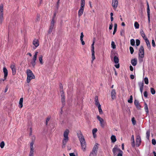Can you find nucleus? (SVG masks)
Wrapping results in <instances>:
<instances>
[{"instance_id": "obj_11", "label": "nucleus", "mask_w": 156, "mask_h": 156, "mask_svg": "<svg viewBox=\"0 0 156 156\" xmlns=\"http://www.w3.org/2000/svg\"><path fill=\"white\" fill-rule=\"evenodd\" d=\"M56 21H53V20H51L50 26L49 27V30H48V33L49 34H51L52 32L53 29L54 28V27L55 25V23Z\"/></svg>"}, {"instance_id": "obj_1", "label": "nucleus", "mask_w": 156, "mask_h": 156, "mask_svg": "<svg viewBox=\"0 0 156 156\" xmlns=\"http://www.w3.org/2000/svg\"><path fill=\"white\" fill-rule=\"evenodd\" d=\"M77 134L82 149L84 151L86 150V144L84 136L80 130L77 131Z\"/></svg>"}, {"instance_id": "obj_35", "label": "nucleus", "mask_w": 156, "mask_h": 156, "mask_svg": "<svg viewBox=\"0 0 156 156\" xmlns=\"http://www.w3.org/2000/svg\"><path fill=\"white\" fill-rule=\"evenodd\" d=\"M111 46L113 49L116 48V45L115 44V42L113 41H112L111 42Z\"/></svg>"}, {"instance_id": "obj_25", "label": "nucleus", "mask_w": 156, "mask_h": 156, "mask_svg": "<svg viewBox=\"0 0 156 156\" xmlns=\"http://www.w3.org/2000/svg\"><path fill=\"white\" fill-rule=\"evenodd\" d=\"M145 41L147 47L149 49H151V46L148 39H146Z\"/></svg>"}, {"instance_id": "obj_8", "label": "nucleus", "mask_w": 156, "mask_h": 156, "mask_svg": "<svg viewBox=\"0 0 156 156\" xmlns=\"http://www.w3.org/2000/svg\"><path fill=\"white\" fill-rule=\"evenodd\" d=\"M61 102L62 103V107H64L65 105V94L63 90L61 91Z\"/></svg>"}, {"instance_id": "obj_19", "label": "nucleus", "mask_w": 156, "mask_h": 156, "mask_svg": "<svg viewBox=\"0 0 156 156\" xmlns=\"http://www.w3.org/2000/svg\"><path fill=\"white\" fill-rule=\"evenodd\" d=\"M98 144H96L95 145L92 151V152L97 153L98 149Z\"/></svg>"}, {"instance_id": "obj_60", "label": "nucleus", "mask_w": 156, "mask_h": 156, "mask_svg": "<svg viewBox=\"0 0 156 156\" xmlns=\"http://www.w3.org/2000/svg\"><path fill=\"white\" fill-rule=\"evenodd\" d=\"M81 42V43H82V45H84L85 44V42L83 40V39H80Z\"/></svg>"}, {"instance_id": "obj_64", "label": "nucleus", "mask_w": 156, "mask_h": 156, "mask_svg": "<svg viewBox=\"0 0 156 156\" xmlns=\"http://www.w3.org/2000/svg\"><path fill=\"white\" fill-rule=\"evenodd\" d=\"M70 156H75V154L73 153L69 154Z\"/></svg>"}, {"instance_id": "obj_15", "label": "nucleus", "mask_w": 156, "mask_h": 156, "mask_svg": "<svg viewBox=\"0 0 156 156\" xmlns=\"http://www.w3.org/2000/svg\"><path fill=\"white\" fill-rule=\"evenodd\" d=\"M134 104L136 106V107L138 109H140L141 108V105L139 103V101L138 100H135Z\"/></svg>"}, {"instance_id": "obj_44", "label": "nucleus", "mask_w": 156, "mask_h": 156, "mask_svg": "<svg viewBox=\"0 0 156 156\" xmlns=\"http://www.w3.org/2000/svg\"><path fill=\"white\" fill-rule=\"evenodd\" d=\"M129 50L131 54H133L134 52V49L132 47H130Z\"/></svg>"}, {"instance_id": "obj_63", "label": "nucleus", "mask_w": 156, "mask_h": 156, "mask_svg": "<svg viewBox=\"0 0 156 156\" xmlns=\"http://www.w3.org/2000/svg\"><path fill=\"white\" fill-rule=\"evenodd\" d=\"M130 77L131 79H133L134 78V76L133 75H131L130 76Z\"/></svg>"}, {"instance_id": "obj_33", "label": "nucleus", "mask_w": 156, "mask_h": 156, "mask_svg": "<svg viewBox=\"0 0 156 156\" xmlns=\"http://www.w3.org/2000/svg\"><path fill=\"white\" fill-rule=\"evenodd\" d=\"M98 110H99V113L100 114H102L103 112L102 110L101 109V105H100L99 106H98Z\"/></svg>"}, {"instance_id": "obj_46", "label": "nucleus", "mask_w": 156, "mask_h": 156, "mask_svg": "<svg viewBox=\"0 0 156 156\" xmlns=\"http://www.w3.org/2000/svg\"><path fill=\"white\" fill-rule=\"evenodd\" d=\"M140 43V41L138 39H136V46H138Z\"/></svg>"}, {"instance_id": "obj_3", "label": "nucleus", "mask_w": 156, "mask_h": 156, "mask_svg": "<svg viewBox=\"0 0 156 156\" xmlns=\"http://www.w3.org/2000/svg\"><path fill=\"white\" fill-rule=\"evenodd\" d=\"M69 131L68 129H66L63 134L64 138L62 140V144L65 146L69 140L68 135Z\"/></svg>"}, {"instance_id": "obj_6", "label": "nucleus", "mask_w": 156, "mask_h": 156, "mask_svg": "<svg viewBox=\"0 0 156 156\" xmlns=\"http://www.w3.org/2000/svg\"><path fill=\"white\" fill-rule=\"evenodd\" d=\"M38 53V52L36 51L35 52L34 55L32 60L31 61V63L33 67H34L36 65V61L37 60V56Z\"/></svg>"}, {"instance_id": "obj_12", "label": "nucleus", "mask_w": 156, "mask_h": 156, "mask_svg": "<svg viewBox=\"0 0 156 156\" xmlns=\"http://www.w3.org/2000/svg\"><path fill=\"white\" fill-rule=\"evenodd\" d=\"M118 4V0H112V5L114 10H115Z\"/></svg>"}, {"instance_id": "obj_28", "label": "nucleus", "mask_w": 156, "mask_h": 156, "mask_svg": "<svg viewBox=\"0 0 156 156\" xmlns=\"http://www.w3.org/2000/svg\"><path fill=\"white\" fill-rule=\"evenodd\" d=\"M114 61L115 63H118L119 62V59L116 56H115L114 57Z\"/></svg>"}, {"instance_id": "obj_30", "label": "nucleus", "mask_w": 156, "mask_h": 156, "mask_svg": "<svg viewBox=\"0 0 156 156\" xmlns=\"http://www.w3.org/2000/svg\"><path fill=\"white\" fill-rule=\"evenodd\" d=\"M146 138L148 140H149V137L150 136V130H147L146 132Z\"/></svg>"}, {"instance_id": "obj_62", "label": "nucleus", "mask_w": 156, "mask_h": 156, "mask_svg": "<svg viewBox=\"0 0 156 156\" xmlns=\"http://www.w3.org/2000/svg\"><path fill=\"white\" fill-rule=\"evenodd\" d=\"M115 66L116 68L118 69V68H119V64H118L115 65Z\"/></svg>"}, {"instance_id": "obj_39", "label": "nucleus", "mask_w": 156, "mask_h": 156, "mask_svg": "<svg viewBox=\"0 0 156 156\" xmlns=\"http://www.w3.org/2000/svg\"><path fill=\"white\" fill-rule=\"evenodd\" d=\"M131 120H132V123L133 124V125H135L136 123V121L135 120L134 118L133 117L132 118Z\"/></svg>"}, {"instance_id": "obj_49", "label": "nucleus", "mask_w": 156, "mask_h": 156, "mask_svg": "<svg viewBox=\"0 0 156 156\" xmlns=\"http://www.w3.org/2000/svg\"><path fill=\"white\" fill-rule=\"evenodd\" d=\"M147 15H150V9L149 7H148L147 9Z\"/></svg>"}, {"instance_id": "obj_9", "label": "nucleus", "mask_w": 156, "mask_h": 156, "mask_svg": "<svg viewBox=\"0 0 156 156\" xmlns=\"http://www.w3.org/2000/svg\"><path fill=\"white\" fill-rule=\"evenodd\" d=\"M136 145L137 147H139L141 144V140L140 136V135H137L136 136Z\"/></svg>"}, {"instance_id": "obj_55", "label": "nucleus", "mask_w": 156, "mask_h": 156, "mask_svg": "<svg viewBox=\"0 0 156 156\" xmlns=\"http://www.w3.org/2000/svg\"><path fill=\"white\" fill-rule=\"evenodd\" d=\"M125 31L124 30H121V32H120V35L122 36L123 35V34H124Z\"/></svg>"}, {"instance_id": "obj_59", "label": "nucleus", "mask_w": 156, "mask_h": 156, "mask_svg": "<svg viewBox=\"0 0 156 156\" xmlns=\"http://www.w3.org/2000/svg\"><path fill=\"white\" fill-rule=\"evenodd\" d=\"M113 27V25L112 24V23L109 26V30H111L112 28Z\"/></svg>"}, {"instance_id": "obj_22", "label": "nucleus", "mask_w": 156, "mask_h": 156, "mask_svg": "<svg viewBox=\"0 0 156 156\" xmlns=\"http://www.w3.org/2000/svg\"><path fill=\"white\" fill-rule=\"evenodd\" d=\"M140 33L141 34L142 37H143V39L145 40L146 39H147V37L146 36L145 34L144 31L143 30H141L140 31Z\"/></svg>"}, {"instance_id": "obj_38", "label": "nucleus", "mask_w": 156, "mask_h": 156, "mask_svg": "<svg viewBox=\"0 0 156 156\" xmlns=\"http://www.w3.org/2000/svg\"><path fill=\"white\" fill-rule=\"evenodd\" d=\"M3 19V14H0V22L1 23L2 22Z\"/></svg>"}, {"instance_id": "obj_31", "label": "nucleus", "mask_w": 156, "mask_h": 156, "mask_svg": "<svg viewBox=\"0 0 156 156\" xmlns=\"http://www.w3.org/2000/svg\"><path fill=\"white\" fill-rule=\"evenodd\" d=\"M3 5L2 4H1L0 6V14H3Z\"/></svg>"}, {"instance_id": "obj_47", "label": "nucleus", "mask_w": 156, "mask_h": 156, "mask_svg": "<svg viewBox=\"0 0 156 156\" xmlns=\"http://www.w3.org/2000/svg\"><path fill=\"white\" fill-rule=\"evenodd\" d=\"M131 145L134 148L135 147V144L134 140H133L131 142Z\"/></svg>"}, {"instance_id": "obj_37", "label": "nucleus", "mask_w": 156, "mask_h": 156, "mask_svg": "<svg viewBox=\"0 0 156 156\" xmlns=\"http://www.w3.org/2000/svg\"><path fill=\"white\" fill-rule=\"evenodd\" d=\"M128 102L129 103H131L133 102V97L132 95H131L129 99L128 100Z\"/></svg>"}, {"instance_id": "obj_26", "label": "nucleus", "mask_w": 156, "mask_h": 156, "mask_svg": "<svg viewBox=\"0 0 156 156\" xmlns=\"http://www.w3.org/2000/svg\"><path fill=\"white\" fill-rule=\"evenodd\" d=\"M144 108L147 114L148 113H149V110L148 109V105L146 103H144Z\"/></svg>"}, {"instance_id": "obj_29", "label": "nucleus", "mask_w": 156, "mask_h": 156, "mask_svg": "<svg viewBox=\"0 0 156 156\" xmlns=\"http://www.w3.org/2000/svg\"><path fill=\"white\" fill-rule=\"evenodd\" d=\"M43 56L42 55H40L39 58V60L41 64H43Z\"/></svg>"}, {"instance_id": "obj_43", "label": "nucleus", "mask_w": 156, "mask_h": 156, "mask_svg": "<svg viewBox=\"0 0 156 156\" xmlns=\"http://www.w3.org/2000/svg\"><path fill=\"white\" fill-rule=\"evenodd\" d=\"M97 129L96 128H94L93 129L92 132L93 135H94L97 132Z\"/></svg>"}, {"instance_id": "obj_13", "label": "nucleus", "mask_w": 156, "mask_h": 156, "mask_svg": "<svg viewBox=\"0 0 156 156\" xmlns=\"http://www.w3.org/2000/svg\"><path fill=\"white\" fill-rule=\"evenodd\" d=\"M34 140L33 139H32V140L31 142L30 143V153L31 152V153H34V147L33 145L34 144Z\"/></svg>"}, {"instance_id": "obj_41", "label": "nucleus", "mask_w": 156, "mask_h": 156, "mask_svg": "<svg viewBox=\"0 0 156 156\" xmlns=\"http://www.w3.org/2000/svg\"><path fill=\"white\" fill-rule=\"evenodd\" d=\"M5 146V143L4 141H2L0 143V147L1 148H2L4 147Z\"/></svg>"}, {"instance_id": "obj_40", "label": "nucleus", "mask_w": 156, "mask_h": 156, "mask_svg": "<svg viewBox=\"0 0 156 156\" xmlns=\"http://www.w3.org/2000/svg\"><path fill=\"white\" fill-rule=\"evenodd\" d=\"M151 91L152 94H154L155 93V91L154 89L152 87L151 88Z\"/></svg>"}, {"instance_id": "obj_4", "label": "nucleus", "mask_w": 156, "mask_h": 156, "mask_svg": "<svg viewBox=\"0 0 156 156\" xmlns=\"http://www.w3.org/2000/svg\"><path fill=\"white\" fill-rule=\"evenodd\" d=\"M27 82L29 83L31 80L35 78V76L32 71L30 69H27Z\"/></svg>"}, {"instance_id": "obj_14", "label": "nucleus", "mask_w": 156, "mask_h": 156, "mask_svg": "<svg viewBox=\"0 0 156 156\" xmlns=\"http://www.w3.org/2000/svg\"><path fill=\"white\" fill-rule=\"evenodd\" d=\"M10 68L12 70V74L14 75L16 74V66L14 65H11Z\"/></svg>"}, {"instance_id": "obj_42", "label": "nucleus", "mask_w": 156, "mask_h": 156, "mask_svg": "<svg viewBox=\"0 0 156 156\" xmlns=\"http://www.w3.org/2000/svg\"><path fill=\"white\" fill-rule=\"evenodd\" d=\"M144 81L146 84H148V80L147 77H145L144 78Z\"/></svg>"}, {"instance_id": "obj_36", "label": "nucleus", "mask_w": 156, "mask_h": 156, "mask_svg": "<svg viewBox=\"0 0 156 156\" xmlns=\"http://www.w3.org/2000/svg\"><path fill=\"white\" fill-rule=\"evenodd\" d=\"M130 44L131 45L134 46L135 44V40L133 39H132L130 40Z\"/></svg>"}, {"instance_id": "obj_51", "label": "nucleus", "mask_w": 156, "mask_h": 156, "mask_svg": "<svg viewBox=\"0 0 156 156\" xmlns=\"http://www.w3.org/2000/svg\"><path fill=\"white\" fill-rule=\"evenodd\" d=\"M152 46L154 47H155V41L153 39L152 41Z\"/></svg>"}, {"instance_id": "obj_27", "label": "nucleus", "mask_w": 156, "mask_h": 156, "mask_svg": "<svg viewBox=\"0 0 156 156\" xmlns=\"http://www.w3.org/2000/svg\"><path fill=\"white\" fill-rule=\"evenodd\" d=\"M111 139L112 143H114L116 140V137L114 135H112L111 137Z\"/></svg>"}, {"instance_id": "obj_32", "label": "nucleus", "mask_w": 156, "mask_h": 156, "mask_svg": "<svg viewBox=\"0 0 156 156\" xmlns=\"http://www.w3.org/2000/svg\"><path fill=\"white\" fill-rule=\"evenodd\" d=\"M138 84L140 87V88H143L144 83L143 82H138Z\"/></svg>"}, {"instance_id": "obj_2", "label": "nucleus", "mask_w": 156, "mask_h": 156, "mask_svg": "<svg viewBox=\"0 0 156 156\" xmlns=\"http://www.w3.org/2000/svg\"><path fill=\"white\" fill-rule=\"evenodd\" d=\"M114 156H122L123 151L119 149L117 145H115L112 150Z\"/></svg>"}, {"instance_id": "obj_18", "label": "nucleus", "mask_w": 156, "mask_h": 156, "mask_svg": "<svg viewBox=\"0 0 156 156\" xmlns=\"http://www.w3.org/2000/svg\"><path fill=\"white\" fill-rule=\"evenodd\" d=\"M116 92L115 89H113L111 92V97L112 99L113 100L115 98Z\"/></svg>"}, {"instance_id": "obj_34", "label": "nucleus", "mask_w": 156, "mask_h": 156, "mask_svg": "<svg viewBox=\"0 0 156 156\" xmlns=\"http://www.w3.org/2000/svg\"><path fill=\"white\" fill-rule=\"evenodd\" d=\"M134 27L136 29H138L139 27V25L137 22H135L134 23Z\"/></svg>"}, {"instance_id": "obj_20", "label": "nucleus", "mask_w": 156, "mask_h": 156, "mask_svg": "<svg viewBox=\"0 0 156 156\" xmlns=\"http://www.w3.org/2000/svg\"><path fill=\"white\" fill-rule=\"evenodd\" d=\"M131 63L133 66H135L137 63V59L135 58L131 60Z\"/></svg>"}, {"instance_id": "obj_52", "label": "nucleus", "mask_w": 156, "mask_h": 156, "mask_svg": "<svg viewBox=\"0 0 156 156\" xmlns=\"http://www.w3.org/2000/svg\"><path fill=\"white\" fill-rule=\"evenodd\" d=\"M144 57H140L139 58V61L140 63L142 62L143 61V58Z\"/></svg>"}, {"instance_id": "obj_53", "label": "nucleus", "mask_w": 156, "mask_h": 156, "mask_svg": "<svg viewBox=\"0 0 156 156\" xmlns=\"http://www.w3.org/2000/svg\"><path fill=\"white\" fill-rule=\"evenodd\" d=\"M144 97L145 98H147V91L144 92Z\"/></svg>"}, {"instance_id": "obj_61", "label": "nucleus", "mask_w": 156, "mask_h": 156, "mask_svg": "<svg viewBox=\"0 0 156 156\" xmlns=\"http://www.w3.org/2000/svg\"><path fill=\"white\" fill-rule=\"evenodd\" d=\"M129 69L130 71H132L133 70V67L132 66H129Z\"/></svg>"}, {"instance_id": "obj_45", "label": "nucleus", "mask_w": 156, "mask_h": 156, "mask_svg": "<svg viewBox=\"0 0 156 156\" xmlns=\"http://www.w3.org/2000/svg\"><path fill=\"white\" fill-rule=\"evenodd\" d=\"M96 155L97 153L92 151L90 153L89 156H96Z\"/></svg>"}, {"instance_id": "obj_24", "label": "nucleus", "mask_w": 156, "mask_h": 156, "mask_svg": "<svg viewBox=\"0 0 156 156\" xmlns=\"http://www.w3.org/2000/svg\"><path fill=\"white\" fill-rule=\"evenodd\" d=\"M84 9L80 8L78 11V15L79 17L80 16L83 14Z\"/></svg>"}, {"instance_id": "obj_7", "label": "nucleus", "mask_w": 156, "mask_h": 156, "mask_svg": "<svg viewBox=\"0 0 156 156\" xmlns=\"http://www.w3.org/2000/svg\"><path fill=\"white\" fill-rule=\"evenodd\" d=\"M144 50L143 46L141 45L139 50V56L140 57H144Z\"/></svg>"}, {"instance_id": "obj_23", "label": "nucleus", "mask_w": 156, "mask_h": 156, "mask_svg": "<svg viewBox=\"0 0 156 156\" xmlns=\"http://www.w3.org/2000/svg\"><path fill=\"white\" fill-rule=\"evenodd\" d=\"M23 98H21L20 99L19 103V107L20 108H21L23 107Z\"/></svg>"}, {"instance_id": "obj_5", "label": "nucleus", "mask_w": 156, "mask_h": 156, "mask_svg": "<svg viewBox=\"0 0 156 156\" xmlns=\"http://www.w3.org/2000/svg\"><path fill=\"white\" fill-rule=\"evenodd\" d=\"M94 41L93 43L91 44V55H92V60L91 61L92 63H93V61L95 59V57L94 55Z\"/></svg>"}, {"instance_id": "obj_48", "label": "nucleus", "mask_w": 156, "mask_h": 156, "mask_svg": "<svg viewBox=\"0 0 156 156\" xmlns=\"http://www.w3.org/2000/svg\"><path fill=\"white\" fill-rule=\"evenodd\" d=\"M152 143L154 145H155L156 144V141L155 139H152Z\"/></svg>"}, {"instance_id": "obj_10", "label": "nucleus", "mask_w": 156, "mask_h": 156, "mask_svg": "<svg viewBox=\"0 0 156 156\" xmlns=\"http://www.w3.org/2000/svg\"><path fill=\"white\" fill-rule=\"evenodd\" d=\"M97 119L100 121V123L101 126L102 128H104L105 127V122L103 119L99 115L97 116Z\"/></svg>"}, {"instance_id": "obj_21", "label": "nucleus", "mask_w": 156, "mask_h": 156, "mask_svg": "<svg viewBox=\"0 0 156 156\" xmlns=\"http://www.w3.org/2000/svg\"><path fill=\"white\" fill-rule=\"evenodd\" d=\"M94 99L95 105L98 107V106L101 105L99 102L98 96H96Z\"/></svg>"}, {"instance_id": "obj_54", "label": "nucleus", "mask_w": 156, "mask_h": 156, "mask_svg": "<svg viewBox=\"0 0 156 156\" xmlns=\"http://www.w3.org/2000/svg\"><path fill=\"white\" fill-rule=\"evenodd\" d=\"M50 119V117H48L47 118L46 120V124L47 125L48 124V122L49 121Z\"/></svg>"}, {"instance_id": "obj_57", "label": "nucleus", "mask_w": 156, "mask_h": 156, "mask_svg": "<svg viewBox=\"0 0 156 156\" xmlns=\"http://www.w3.org/2000/svg\"><path fill=\"white\" fill-rule=\"evenodd\" d=\"M80 8L84 9L85 4H80Z\"/></svg>"}, {"instance_id": "obj_17", "label": "nucleus", "mask_w": 156, "mask_h": 156, "mask_svg": "<svg viewBox=\"0 0 156 156\" xmlns=\"http://www.w3.org/2000/svg\"><path fill=\"white\" fill-rule=\"evenodd\" d=\"M33 44L36 47H37L39 45L38 40L37 39H34L33 41Z\"/></svg>"}, {"instance_id": "obj_16", "label": "nucleus", "mask_w": 156, "mask_h": 156, "mask_svg": "<svg viewBox=\"0 0 156 156\" xmlns=\"http://www.w3.org/2000/svg\"><path fill=\"white\" fill-rule=\"evenodd\" d=\"M3 72L4 73V77L5 79H6L8 75V71L6 67H4L3 69Z\"/></svg>"}, {"instance_id": "obj_58", "label": "nucleus", "mask_w": 156, "mask_h": 156, "mask_svg": "<svg viewBox=\"0 0 156 156\" xmlns=\"http://www.w3.org/2000/svg\"><path fill=\"white\" fill-rule=\"evenodd\" d=\"M6 79H5V78L4 79H0V83H1L2 82L4 81Z\"/></svg>"}, {"instance_id": "obj_56", "label": "nucleus", "mask_w": 156, "mask_h": 156, "mask_svg": "<svg viewBox=\"0 0 156 156\" xmlns=\"http://www.w3.org/2000/svg\"><path fill=\"white\" fill-rule=\"evenodd\" d=\"M84 36L83 33V32L81 33V35L80 37V39H83V37Z\"/></svg>"}, {"instance_id": "obj_50", "label": "nucleus", "mask_w": 156, "mask_h": 156, "mask_svg": "<svg viewBox=\"0 0 156 156\" xmlns=\"http://www.w3.org/2000/svg\"><path fill=\"white\" fill-rule=\"evenodd\" d=\"M56 14L55 13L54 14L53 16L52 17V20H53V21H56V20L55 19V18L56 17Z\"/></svg>"}]
</instances>
